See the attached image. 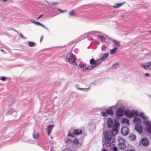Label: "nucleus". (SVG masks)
Instances as JSON below:
<instances>
[{
  "label": "nucleus",
  "instance_id": "nucleus-1",
  "mask_svg": "<svg viewBox=\"0 0 151 151\" xmlns=\"http://www.w3.org/2000/svg\"><path fill=\"white\" fill-rule=\"evenodd\" d=\"M65 61L74 65H77V63L75 61L74 58L73 56V54L70 52H68L67 54L65 59Z\"/></svg>",
  "mask_w": 151,
  "mask_h": 151
},
{
  "label": "nucleus",
  "instance_id": "nucleus-2",
  "mask_svg": "<svg viewBox=\"0 0 151 151\" xmlns=\"http://www.w3.org/2000/svg\"><path fill=\"white\" fill-rule=\"evenodd\" d=\"M118 148L122 150H124L126 147L125 145V140L121 137H119L117 139Z\"/></svg>",
  "mask_w": 151,
  "mask_h": 151
},
{
  "label": "nucleus",
  "instance_id": "nucleus-3",
  "mask_svg": "<svg viewBox=\"0 0 151 151\" xmlns=\"http://www.w3.org/2000/svg\"><path fill=\"white\" fill-rule=\"evenodd\" d=\"M119 125V122L117 121L114 120V125L113 126V128L111 131L113 132H115L114 135L117 134L118 132V129Z\"/></svg>",
  "mask_w": 151,
  "mask_h": 151
},
{
  "label": "nucleus",
  "instance_id": "nucleus-4",
  "mask_svg": "<svg viewBox=\"0 0 151 151\" xmlns=\"http://www.w3.org/2000/svg\"><path fill=\"white\" fill-rule=\"evenodd\" d=\"M114 134L112 131H107L105 134V137L106 139L111 140L112 136Z\"/></svg>",
  "mask_w": 151,
  "mask_h": 151
},
{
  "label": "nucleus",
  "instance_id": "nucleus-5",
  "mask_svg": "<svg viewBox=\"0 0 151 151\" xmlns=\"http://www.w3.org/2000/svg\"><path fill=\"white\" fill-rule=\"evenodd\" d=\"M141 66L145 70L151 68V62H148L141 65Z\"/></svg>",
  "mask_w": 151,
  "mask_h": 151
},
{
  "label": "nucleus",
  "instance_id": "nucleus-6",
  "mask_svg": "<svg viewBox=\"0 0 151 151\" xmlns=\"http://www.w3.org/2000/svg\"><path fill=\"white\" fill-rule=\"evenodd\" d=\"M122 134L123 135H126L129 133V130L127 126L123 127L121 130Z\"/></svg>",
  "mask_w": 151,
  "mask_h": 151
},
{
  "label": "nucleus",
  "instance_id": "nucleus-7",
  "mask_svg": "<svg viewBox=\"0 0 151 151\" xmlns=\"http://www.w3.org/2000/svg\"><path fill=\"white\" fill-rule=\"evenodd\" d=\"M144 146H147L149 144V140L146 138H143L140 141Z\"/></svg>",
  "mask_w": 151,
  "mask_h": 151
},
{
  "label": "nucleus",
  "instance_id": "nucleus-8",
  "mask_svg": "<svg viewBox=\"0 0 151 151\" xmlns=\"http://www.w3.org/2000/svg\"><path fill=\"white\" fill-rule=\"evenodd\" d=\"M109 53L108 52L105 53H101L100 55V57L103 61H104L109 56Z\"/></svg>",
  "mask_w": 151,
  "mask_h": 151
},
{
  "label": "nucleus",
  "instance_id": "nucleus-9",
  "mask_svg": "<svg viewBox=\"0 0 151 151\" xmlns=\"http://www.w3.org/2000/svg\"><path fill=\"white\" fill-rule=\"evenodd\" d=\"M116 114L118 116H122L123 115L124 112L122 109L119 108L116 111Z\"/></svg>",
  "mask_w": 151,
  "mask_h": 151
},
{
  "label": "nucleus",
  "instance_id": "nucleus-10",
  "mask_svg": "<svg viewBox=\"0 0 151 151\" xmlns=\"http://www.w3.org/2000/svg\"><path fill=\"white\" fill-rule=\"evenodd\" d=\"M135 129L139 133H141L142 132V128L140 125L137 124L135 126Z\"/></svg>",
  "mask_w": 151,
  "mask_h": 151
},
{
  "label": "nucleus",
  "instance_id": "nucleus-11",
  "mask_svg": "<svg viewBox=\"0 0 151 151\" xmlns=\"http://www.w3.org/2000/svg\"><path fill=\"white\" fill-rule=\"evenodd\" d=\"M53 125H50L48 126L46 129V130L47 132L48 135H49L51 133L53 128L54 127Z\"/></svg>",
  "mask_w": 151,
  "mask_h": 151
},
{
  "label": "nucleus",
  "instance_id": "nucleus-12",
  "mask_svg": "<svg viewBox=\"0 0 151 151\" xmlns=\"http://www.w3.org/2000/svg\"><path fill=\"white\" fill-rule=\"evenodd\" d=\"M113 124L114 122L113 120L111 118H109L107 121L108 127L109 128L112 127Z\"/></svg>",
  "mask_w": 151,
  "mask_h": 151
},
{
  "label": "nucleus",
  "instance_id": "nucleus-13",
  "mask_svg": "<svg viewBox=\"0 0 151 151\" xmlns=\"http://www.w3.org/2000/svg\"><path fill=\"white\" fill-rule=\"evenodd\" d=\"M111 143V140L106 139L104 140V143H103V145L104 146L105 145L106 147H108L110 146Z\"/></svg>",
  "mask_w": 151,
  "mask_h": 151
},
{
  "label": "nucleus",
  "instance_id": "nucleus-14",
  "mask_svg": "<svg viewBox=\"0 0 151 151\" xmlns=\"http://www.w3.org/2000/svg\"><path fill=\"white\" fill-rule=\"evenodd\" d=\"M124 2H122L120 3H117L114 4V5L112 6V7L115 9H118L121 7L124 4Z\"/></svg>",
  "mask_w": 151,
  "mask_h": 151
},
{
  "label": "nucleus",
  "instance_id": "nucleus-15",
  "mask_svg": "<svg viewBox=\"0 0 151 151\" xmlns=\"http://www.w3.org/2000/svg\"><path fill=\"white\" fill-rule=\"evenodd\" d=\"M124 115L130 118L132 117V112L129 110H127L125 111Z\"/></svg>",
  "mask_w": 151,
  "mask_h": 151
},
{
  "label": "nucleus",
  "instance_id": "nucleus-16",
  "mask_svg": "<svg viewBox=\"0 0 151 151\" xmlns=\"http://www.w3.org/2000/svg\"><path fill=\"white\" fill-rule=\"evenodd\" d=\"M65 143L67 145L71 146L73 143V140L68 138L65 140Z\"/></svg>",
  "mask_w": 151,
  "mask_h": 151
},
{
  "label": "nucleus",
  "instance_id": "nucleus-17",
  "mask_svg": "<svg viewBox=\"0 0 151 151\" xmlns=\"http://www.w3.org/2000/svg\"><path fill=\"white\" fill-rule=\"evenodd\" d=\"M144 123L145 124V126L151 127V121L146 119L144 120Z\"/></svg>",
  "mask_w": 151,
  "mask_h": 151
},
{
  "label": "nucleus",
  "instance_id": "nucleus-18",
  "mask_svg": "<svg viewBox=\"0 0 151 151\" xmlns=\"http://www.w3.org/2000/svg\"><path fill=\"white\" fill-rule=\"evenodd\" d=\"M86 66L84 65H80L78 66V68L79 70L82 71H85L86 70Z\"/></svg>",
  "mask_w": 151,
  "mask_h": 151
},
{
  "label": "nucleus",
  "instance_id": "nucleus-19",
  "mask_svg": "<svg viewBox=\"0 0 151 151\" xmlns=\"http://www.w3.org/2000/svg\"><path fill=\"white\" fill-rule=\"evenodd\" d=\"M133 121L135 123L137 124H138L141 122V120L137 117H135Z\"/></svg>",
  "mask_w": 151,
  "mask_h": 151
},
{
  "label": "nucleus",
  "instance_id": "nucleus-20",
  "mask_svg": "<svg viewBox=\"0 0 151 151\" xmlns=\"http://www.w3.org/2000/svg\"><path fill=\"white\" fill-rule=\"evenodd\" d=\"M129 139L132 141H134L136 139V136L133 133H131L129 135Z\"/></svg>",
  "mask_w": 151,
  "mask_h": 151
},
{
  "label": "nucleus",
  "instance_id": "nucleus-21",
  "mask_svg": "<svg viewBox=\"0 0 151 151\" xmlns=\"http://www.w3.org/2000/svg\"><path fill=\"white\" fill-rule=\"evenodd\" d=\"M96 60H95L93 58H92L90 60V64L96 67L97 66L96 63Z\"/></svg>",
  "mask_w": 151,
  "mask_h": 151
},
{
  "label": "nucleus",
  "instance_id": "nucleus-22",
  "mask_svg": "<svg viewBox=\"0 0 151 151\" xmlns=\"http://www.w3.org/2000/svg\"><path fill=\"white\" fill-rule=\"evenodd\" d=\"M82 130L81 129H76L73 131V134L76 135H79L81 133Z\"/></svg>",
  "mask_w": 151,
  "mask_h": 151
},
{
  "label": "nucleus",
  "instance_id": "nucleus-23",
  "mask_svg": "<svg viewBox=\"0 0 151 151\" xmlns=\"http://www.w3.org/2000/svg\"><path fill=\"white\" fill-rule=\"evenodd\" d=\"M97 39L100 40L101 42L104 41L105 40V38L102 35H97L96 36Z\"/></svg>",
  "mask_w": 151,
  "mask_h": 151
},
{
  "label": "nucleus",
  "instance_id": "nucleus-24",
  "mask_svg": "<svg viewBox=\"0 0 151 151\" xmlns=\"http://www.w3.org/2000/svg\"><path fill=\"white\" fill-rule=\"evenodd\" d=\"M139 115L140 116L145 120L146 119H147L148 117L146 115H145L144 113L142 112H141L139 113Z\"/></svg>",
  "mask_w": 151,
  "mask_h": 151
},
{
  "label": "nucleus",
  "instance_id": "nucleus-25",
  "mask_svg": "<svg viewBox=\"0 0 151 151\" xmlns=\"http://www.w3.org/2000/svg\"><path fill=\"white\" fill-rule=\"evenodd\" d=\"M33 138L35 139H37L39 137V134L38 133L34 132L32 134Z\"/></svg>",
  "mask_w": 151,
  "mask_h": 151
},
{
  "label": "nucleus",
  "instance_id": "nucleus-26",
  "mask_svg": "<svg viewBox=\"0 0 151 151\" xmlns=\"http://www.w3.org/2000/svg\"><path fill=\"white\" fill-rule=\"evenodd\" d=\"M117 50V48L114 47L113 49H111L110 50V53L111 55H113L115 53Z\"/></svg>",
  "mask_w": 151,
  "mask_h": 151
},
{
  "label": "nucleus",
  "instance_id": "nucleus-27",
  "mask_svg": "<svg viewBox=\"0 0 151 151\" xmlns=\"http://www.w3.org/2000/svg\"><path fill=\"white\" fill-rule=\"evenodd\" d=\"M37 25H40L42 27H43L45 28V29H46L47 30H48V28L46 27V26H45L44 25L42 24V23H40V22H35V23Z\"/></svg>",
  "mask_w": 151,
  "mask_h": 151
},
{
  "label": "nucleus",
  "instance_id": "nucleus-28",
  "mask_svg": "<svg viewBox=\"0 0 151 151\" xmlns=\"http://www.w3.org/2000/svg\"><path fill=\"white\" fill-rule=\"evenodd\" d=\"M113 45L119 47L120 46V42L119 41L116 40H113Z\"/></svg>",
  "mask_w": 151,
  "mask_h": 151
},
{
  "label": "nucleus",
  "instance_id": "nucleus-29",
  "mask_svg": "<svg viewBox=\"0 0 151 151\" xmlns=\"http://www.w3.org/2000/svg\"><path fill=\"white\" fill-rule=\"evenodd\" d=\"M122 122L123 124H126L128 125H129V120L127 118L123 119Z\"/></svg>",
  "mask_w": 151,
  "mask_h": 151
},
{
  "label": "nucleus",
  "instance_id": "nucleus-30",
  "mask_svg": "<svg viewBox=\"0 0 151 151\" xmlns=\"http://www.w3.org/2000/svg\"><path fill=\"white\" fill-rule=\"evenodd\" d=\"M106 113L107 114H109L111 115H112L113 114V111L111 109L106 110Z\"/></svg>",
  "mask_w": 151,
  "mask_h": 151
},
{
  "label": "nucleus",
  "instance_id": "nucleus-31",
  "mask_svg": "<svg viewBox=\"0 0 151 151\" xmlns=\"http://www.w3.org/2000/svg\"><path fill=\"white\" fill-rule=\"evenodd\" d=\"M132 117L134 116H137L138 115V113L137 110H133L132 111Z\"/></svg>",
  "mask_w": 151,
  "mask_h": 151
},
{
  "label": "nucleus",
  "instance_id": "nucleus-32",
  "mask_svg": "<svg viewBox=\"0 0 151 151\" xmlns=\"http://www.w3.org/2000/svg\"><path fill=\"white\" fill-rule=\"evenodd\" d=\"M73 143H74V144L76 146L79 145V141L77 138H75L74 139Z\"/></svg>",
  "mask_w": 151,
  "mask_h": 151
},
{
  "label": "nucleus",
  "instance_id": "nucleus-33",
  "mask_svg": "<svg viewBox=\"0 0 151 151\" xmlns=\"http://www.w3.org/2000/svg\"><path fill=\"white\" fill-rule=\"evenodd\" d=\"M96 63L97 66V65H99L101 63H102L104 61H103L102 60V59L100 58L99 59H98L96 60Z\"/></svg>",
  "mask_w": 151,
  "mask_h": 151
},
{
  "label": "nucleus",
  "instance_id": "nucleus-34",
  "mask_svg": "<svg viewBox=\"0 0 151 151\" xmlns=\"http://www.w3.org/2000/svg\"><path fill=\"white\" fill-rule=\"evenodd\" d=\"M70 16H76V14L74 12V10H72L68 13Z\"/></svg>",
  "mask_w": 151,
  "mask_h": 151
},
{
  "label": "nucleus",
  "instance_id": "nucleus-35",
  "mask_svg": "<svg viewBox=\"0 0 151 151\" xmlns=\"http://www.w3.org/2000/svg\"><path fill=\"white\" fill-rule=\"evenodd\" d=\"M122 106L121 102L120 101L118 102L115 105V107L117 108H120L119 107L121 106Z\"/></svg>",
  "mask_w": 151,
  "mask_h": 151
},
{
  "label": "nucleus",
  "instance_id": "nucleus-36",
  "mask_svg": "<svg viewBox=\"0 0 151 151\" xmlns=\"http://www.w3.org/2000/svg\"><path fill=\"white\" fill-rule=\"evenodd\" d=\"M13 109H10L8 110L6 114L7 115H10L13 113Z\"/></svg>",
  "mask_w": 151,
  "mask_h": 151
},
{
  "label": "nucleus",
  "instance_id": "nucleus-37",
  "mask_svg": "<svg viewBox=\"0 0 151 151\" xmlns=\"http://www.w3.org/2000/svg\"><path fill=\"white\" fill-rule=\"evenodd\" d=\"M35 43L34 42L29 41V46L30 47H34L35 45Z\"/></svg>",
  "mask_w": 151,
  "mask_h": 151
},
{
  "label": "nucleus",
  "instance_id": "nucleus-38",
  "mask_svg": "<svg viewBox=\"0 0 151 151\" xmlns=\"http://www.w3.org/2000/svg\"><path fill=\"white\" fill-rule=\"evenodd\" d=\"M95 67H94V66L90 65H89L87 67H86V70H91L92 69L94 68Z\"/></svg>",
  "mask_w": 151,
  "mask_h": 151
},
{
  "label": "nucleus",
  "instance_id": "nucleus-39",
  "mask_svg": "<svg viewBox=\"0 0 151 151\" xmlns=\"http://www.w3.org/2000/svg\"><path fill=\"white\" fill-rule=\"evenodd\" d=\"M74 134H73V133H71L70 132V131H69V130L68 131V133L67 134V135L68 136H70V137L73 138L74 137Z\"/></svg>",
  "mask_w": 151,
  "mask_h": 151
},
{
  "label": "nucleus",
  "instance_id": "nucleus-40",
  "mask_svg": "<svg viewBox=\"0 0 151 151\" xmlns=\"http://www.w3.org/2000/svg\"><path fill=\"white\" fill-rule=\"evenodd\" d=\"M119 63H116L114 64L112 66V67L113 68L115 69L117 68L119 66Z\"/></svg>",
  "mask_w": 151,
  "mask_h": 151
},
{
  "label": "nucleus",
  "instance_id": "nucleus-41",
  "mask_svg": "<svg viewBox=\"0 0 151 151\" xmlns=\"http://www.w3.org/2000/svg\"><path fill=\"white\" fill-rule=\"evenodd\" d=\"M90 89V88H82L81 90L82 91H83L84 92L88 91Z\"/></svg>",
  "mask_w": 151,
  "mask_h": 151
},
{
  "label": "nucleus",
  "instance_id": "nucleus-42",
  "mask_svg": "<svg viewBox=\"0 0 151 151\" xmlns=\"http://www.w3.org/2000/svg\"><path fill=\"white\" fill-rule=\"evenodd\" d=\"M62 151H72V150L71 148H67Z\"/></svg>",
  "mask_w": 151,
  "mask_h": 151
},
{
  "label": "nucleus",
  "instance_id": "nucleus-43",
  "mask_svg": "<svg viewBox=\"0 0 151 151\" xmlns=\"http://www.w3.org/2000/svg\"><path fill=\"white\" fill-rule=\"evenodd\" d=\"M7 79V78L5 77H2L0 78V80L3 81H6Z\"/></svg>",
  "mask_w": 151,
  "mask_h": 151
},
{
  "label": "nucleus",
  "instance_id": "nucleus-44",
  "mask_svg": "<svg viewBox=\"0 0 151 151\" xmlns=\"http://www.w3.org/2000/svg\"><path fill=\"white\" fill-rule=\"evenodd\" d=\"M150 127L147 128V130L148 133H151V128Z\"/></svg>",
  "mask_w": 151,
  "mask_h": 151
},
{
  "label": "nucleus",
  "instance_id": "nucleus-45",
  "mask_svg": "<svg viewBox=\"0 0 151 151\" xmlns=\"http://www.w3.org/2000/svg\"><path fill=\"white\" fill-rule=\"evenodd\" d=\"M102 115L103 116H105V117H106V116H107V114L106 113V112H105L104 111H103L102 112Z\"/></svg>",
  "mask_w": 151,
  "mask_h": 151
},
{
  "label": "nucleus",
  "instance_id": "nucleus-46",
  "mask_svg": "<svg viewBox=\"0 0 151 151\" xmlns=\"http://www.w3.org/2000/svg\"><path fill=\"white\" fill-rule=\"evenodd\" d=\"M112 150L113 151H117L118 150L117 148L115 147H113Z\"/></svg>",
  "mask_w": 151,
  "mask_h": 151
},
{
  "label": "nucleus",
  "instance_id": "nucleus-47",
  "mask_svg": "<svg viewBox=\"0 0 151 151\" xmlns=\"http://www.w3.org/2000/svg\"><path fill=\"white\" fill-rule=\"evenodd\" d=\"M20 36L21 38H22L24 39H27V38L25 37L22 33H20Z\"/></svg>",
  "mask_w": 151,
  "mask_h": 151
},
{
  "label": "nucleus",
  "instance_id": "nucleus-48",
  "mask_svg": "<svg viewBox=\"0 0 151 151\" xmlns=\"http://www.w3.org/2000/svg\"><path fill=\"white\" fill-rule=\"evenodd\" d=\"M52 5H57L59 4V3L58 2H52Z\"/></svg>",
  "mask_w": 151,
  "mask_h": 151
},
{
  "label": "nucleus",
  "instance_id": "nucleus-49",
  "mask_svg": "<svg viewBox=\"0 0 151 151\" xmlns=\"http://www.w3.org/2000/svg\"><path fill=\"white\" fill-rule=\"evenodd\" d=\"M86 34H84L82 36H81L80 37V38H81L80 39L81 40H82L85 38V37H86Z\"/></svg>",
  "mask_w": 151,
  "mask_h": 151
},
{
  "label": "nucleus",
  "instance_id": "nucleus-50",
  "mask_svg": "<svg viewBox=\"0 0 151 151\" xmlns=\"http://www.w3.org/2000/svg\"><path fill=\"white\" fill-rule=\"evenodd\" d=\"M28 142H29V143H34V142L31 139L27 141Z\"/></svg>",
  "mask_w": 151,
  "mask_h": 151
},
{
  "label": "nucleus",
  "instance_id": "nucleus-51",
  "mask_svg": "<svg viewBox=\"0 0 151 151\" xmlns=\"http://www.w3.org/2000/svg\"><path fill=\"white\" fill-rule=\"evenodd\" d=\"M30 21L31 22H32L34 23V24H35V22H36V21H34V20H33V19H30Z\"/></svg>",
  "mask_w": 151,
  "mask_h": 151
},
{
  "label": "nucleus",
  "instance_id": "nucleus-52",
  "mask_svg": "<svg viewBox=\"0 0 151 151\" xmlns=\"http://www.w3.org/2000/svg\"><path fill=\"white\" fill-rule=\"evenodd\" d=\"M144 74L147 77L149 76H150V74L148 73H145Z\"/></svg>",
  "mask_w": 151,
  "mask_h": 151
},
{
  "label": "nucleus",
  "instance_id": "nucleus-53",
  "mask_svg": "<svg viewBox=\"0 0 151 151\" xmlns=\"http://www.w3.org/2000/svg\"><path fill=\"white\" fill-rule=\"evenodd\" d=\"M101 50L103 51H106V50H105V47L104 46L102 47H101Z\"/></svg>",
  "mask_w": 151,
  "mask_h": 151
},
{
  "label": "nucleus",
  "instance_id": "nucleus-54",
  "mask_svg": "<svg viewBox=\"0 0 151 151\" xmlns=\"http://www.w3.org/2000/svg\"><path fill=\"white\" fill-rule=\"evenodd\" d=\"M43 16V14H42L40 15L38 17H37L36 19H39L42 16Z\"/></svg>",
  "mask_w": 151,
  "mask_h": 151
},
{
  "label": "nucleus",
  "instance_id": "nucleus-55",
  "mask_svg": "<svg viewBox=\"0 0 151 151\" xmlns=\"http://www.w3.org/2000/svg\"><path fill=\"white\" fill-rule=\"evenodd\" d=\"M58 10L59 12H62V13H63V12H65V11H62V10H61V9H58Z\"/></svg>",
  "mask_w": 151,
  "mask_h": 151
},
{
  "label": "nucleus",
  "instance_id": "nucleus-56",
  "mask_svg": "<svg viewBox=\"0 0 151 151\" xmlns=\"http://www.w3.org/2000/svg\"><path fill=\"white\" fill-rule=\"evenodd\" d=\"M43 38V37L42 36L41 37L40 39V41L41 42L42 41Z\"/></svg>",
  "mask_w": 151,
  "mask_h": 151
},
{
  "label": "nucleus",
  "instance_id": "nucleus-57",
  "mask_svg": "<svg viewBox=\"0 0 151 151\" xmlns=\"http://www.w3.org/2000/svg\"><path fill=\"white\" fill-rule=\"evenodd\" d=\"M78 85H77L76 86V87L78 89V90H81L82 88H78Z\"/></svg>",
  "mask_w": 151,
  "mask_h": 151
},
{
  "label": "nucleus",
  "instance_id": "nucleus-58",
  "mask_svg": "<svg viewBox=\"0 0 151 151\" xmlns=\"http://www.w3.org/2000/svg\"><path fill=\"white\" fill-rule=\"evenodd\" d=\"M50 151H55L52 148L50 149Z\"/></svg>",
  "mask_w": 151,
  "mask_h": 151
},
{
  "label": "nucleus",
  "instance_id": "nucleus-59",
  "mask_svg": "<svg viewBox=\"0 0 151 151\" xmlns=\"http://www.w3.org/2000/svg\"><path fill=\"white\" fill-rule=\"evenodd\" d=\"M14 103V101H12L11 104L10 105H11L12 104H13Z\"/></svg>",
  "mask_w": 151,
  "mask_h": 151
},
{
  "label": "nucleus",
  "instance_id": "nucleus-60",
  "mask_svg": "<svg viewBox=\"0 0 151 151\" xmlns=\"http://www.w3.org/2000/svg\"><path fill=\"white\" fill-rule=\"evenodd\" d=\"M125 151H134V150H126Z\"/></svg>",
  "mask_w": 151,
  "mask_h": 151
},
{
  "label": "nucleus",
  "instance_id": "nucleus-61",
  "mask_svg": "<svg viewBox=\"0 0 151 151\" xmlns=\"http://www.w3.org/2000/svg\"><path fill=\"white\" fill-rule=\"evenodd\" d=\"M1 52H5L4 51V50L3 49H1Z\"/></svg>",
  "mask_w": 151,
  "mask_h": 151
},
{
  "label": "nucleus",
  "instance_id": "nucleus-62",
  "mask_svg": "<svg viewBox=\"0 0 151 151\" xmlns=\"http://www.w3.org/2000/svg\"><path fill=\"white\" fill-rule=\"evenodd\" d=\"M102 151H106L105 149H103Z\"/></svg>",
  "mask_w": 151,
  "mask_h": 151
},
{
  "label": "nucleus",
  "instance_id": "nucleus-63",
  "mask_svg": "<svg viewBox=\"0 0 151 151\" xmlns=\"http://www.w3.org/2000/svg\"><path fill=\"white\" fill-rule=\"evenodd\" d=\"M2 0L4 1L5 2V1H7V0Z\"/></svg>",
  "mask_w": 151,
  "mask_h": 151
},
{
  "label": "nucleus",
  "instance_id": "nucleus-64",
  "mask_svg": "<svg viewBox=\"0 0 151 151\" xmlns=\"http://www.w3.org/2000/svg\"><path fill=\"white\" fill-rule=\"evenodd\" d=\"M149 32L151 34V30L149 31Z\"/></svg>",
  "mask_w": 151,
  "mask_h": 151
}]
</instances>
